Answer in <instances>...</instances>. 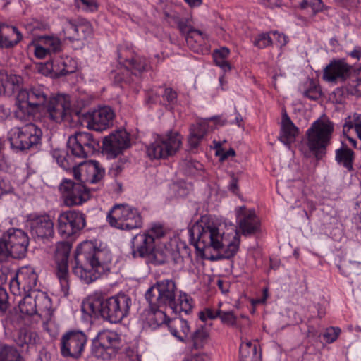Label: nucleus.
Here are the masks:
<instances>
[{"label": "nucleus", "mask_w": 361, "mask_h": 361, "mask_svg": "<svg viewBox=\"0 0 361 361\" xmlns=\"http://www.w3.org/2000/svg\"><path fill=\"white\" fill-rule=\"evenodd\" d=\"M111 259L109 250L97 248L92 242L85 241L77 247L72 272L85 283H91L110 271Z\"/></svg>", "instance_id": "nucleus-1"}, {"label": "nucleus", "mask_w": 361, "mask_h": 361, "mask_svg": "<svg viewBox=\"0 0 361 361\" xmlns=\"http://www.w3.org/2000/svg\"><path fill=\"white\" fill-rule=\"evenodd\" d=\"M99 141L94 138L90 133L77 132L70 136L67 142V149H54L53 157L59 165L64 170H73L76 180H84V173L81 170L82 161L78 162L77 159H85L97 152Z\"/></svg>", "instance_id": "nucleus-2"}, {"label": "nucleus", "mask_w": 361, "mask_h": 361, "mask_svg": "<svg viewBox=\"0 0 361 361\" xmlns=\"http://www.w3.org/2000/svg\"><path fill=\"white\" fill-rule=\"evenodd\" d=\"M165 234L163 226L159 224H154L144 232L136 234L131 240L133 257L145 259L147 262L154 265L164 264L167 255L157 246Z\"/></svg>", "instance_id": "nucleus-3"}, {"label": "nucleus", "mask_w": 361, "mask_h": 361, "mask_svg": "<svg viewBox=\"0 0 361 361\" xmlns=\"http://www.w3.org/2000/svg\"><path fill=\"white\" fill-rule=\"evenodd\" d=\"M334 132V122L325 116L314 121L307 130L306 145L317 159H322L326 155Z\"/></svg>", "instance_id": "nucleus-4"}, {"label": "nucleus", "mask_w": 361, "mask_h": 361, "mask_svg": "<svg viewBox=\"0 0 361 361\" xmlns=\"http://www.w3.org/2000/svg\"><path fill=\"white\" fill-rule=\"evenodd\" d=\"M132 300L123 293L110 297L105 300L94 299L89 304L92 312H99L101 317L111 323H118L129 314Z\"/></svg>", "instance_id": "nucleus-5"}, {"label": "nucleus", "mask_w": 361, "mask_h": 361, "mask_svg": "<svg viewBox=\"0 0 361 361\" xmlns=\"http://www.w3.org/2000/svg\"><path fill=\"white\" fill-rule=\"evenodd\" d=\"M204 217L194 224L189 229L191 241L196 250L203 254L207 248L219 250L224 246V238L214 222L207 221Z\"/></svg>", "instance_id": "nucleus-6"}, {"label": "nucleus", "mask_w": 361, "mask_h": 361, "mask_svg": "<svg viewBox=\"0 0 361 361\" xmlns=\"http://www.w3.org/2000/svg\"><path fill=\"white\" fill-rule=\"evenodd\" d=\"M107 221L117 229L131 231L142 226V217L138 210L128 204H115L109 212Z\"/></svg>", "instance_id": "nucleus-7"}, {"label": "nucleus", "mask_w": 361, "mask_h": 361, "mask_svg": "<svg viewBox=\"0 0 361 361\" xmlns=\"http://www.w3.org/2000/svg\"><path fill=\"white\" fill-rule=\"evenodd\" d=\"M177 291L178 287L174 280L163 279L157 281L147 290L145 298L152 308L170 309L176 299Z\"/></svg>", "instance_id": "nucleus-8"}, {"label": "nucleus", "mask_w": 361, "mask_h": 361, "mask_svg": "<svg viewBox=\"0 0 361 361\" xmlns=\"http://www.w3.org/2000/svg\"><path fill=\"white\" fill-rule=\"evenodd\" d=\"M182 139V136L178 132L169 130L165 135H158L147 147V154L149 158L156 159L173 156L180 149Z\"/></svg>", "instance_id": "nucleus-9"}, {"label": "nucleus", "mask_w": 361, "mask_h": 361, "mask_svg": "<svg viewBox=\"0 0 361 361\" xmlns=\"http://www.w3.org/2000/svg\"><path fill=\"white\" fill-rule=\"evenodd\" d=\"M42 135V130L35 124L30 123L11 129L8 139L13 149L24 151L37 146Z\"/></svg>", "instance_id": "nucleus-10"}, {"label": "nucleus", "mask_w": 361, "mask_h": 361, "mask_svg": "<svg viewBox=\"0 0 361 361\" xmlns=\"http://www.w3.org/2000/svg\"><path fill=\"white\" fill-rule=\"evenodd\" d=\"M121 349V338L114 331L103 330L92 340V353L97 358L110 360Z\"/></svg>", "instance_id": "nucleus-11"}, {"label": "nucleus", "mask_w": 361, "mask_h": 361, "mask_svg": "<svg viewBox=\"0 0 361 361\" xmlns=\"http://www.w3.org/2000/svg\"><path fill=\"white\" fill-rule=\"evenodd\" d=\"M86 226V216L78 210H68L59 214L57 231L63 238H68L82 231Z\"/></svg>", "instance_id": "nucleus-12"}, {"label": "nucleus", "mask_w": 361, "mask_h": 361, "mask_svg": "<svg viewBox=\"0 0 361 361\" xmlns=\"http://www.w3.org/2000/svg\"><path fill=\"white\" fill-rule=\"evenodd\" d=\"M71 250V244L67 241H61L56 244L54 253L55 274L65 293H67L70 287L68 263Z\"/></svg>", "instance_id": "nucleus-13"}, {"label": "nucleus", "mask_w": 361, "mask_h": 361, "mask_svg": "<svg viewBox=\"0 0 361 361\" xmlns=\"http://www.w3.org/2000/svg\"><path fill=\"white\" fill-rule=\"evenodd\" d=\"M64 204L68 207L81 205L90 198V191L85 185L64 179L59 185Z\"/></svg>", "instance_id": "nucleus-14"}, {"label": "nucleus", "mask_w": 361, "mask_h": 361, "mask_svg": "<svg viewBox=\"0 0 361 361\" xmlns=\"http://www.w3.org/2000/svg\"><path fill=\"white\" fill-rule=\"evenodd\" d=\"M37 274L30 266L21 267L10 281V290L15 295H25L36 288Z\"/></svg>", "instance_id": "nucleus-15"}, {"label": "nucleus", "mask_w": 361, "mask_h": 361, "mask_svg": "<svg viewBox=\"0 0 361 361\" xmlns=\"http://www.w3.org/2000/svg\"><path fill=\"white\" fill-rule=\"evenodd\" d=\"M87 341V336L81 331H70L61 339V353L63 357L79 358Z\"/></svg>", "instance_id": "nucleus-16"}, {"label": "nucleus", "mask_w": 361, "mask_h": 361, "mask_svg": "<svg viewBox=\"0 0 361 361\" xmlns=\"http://www.w3.org/2000/svg\"><path fill=\"white\" fill-rule=\"evenodd\" d=\"M49 99L47 90L45 88L41 86L33 87L29 90H19L16 105L19 111L24 114V109L27 106L33 107L44 106L49 101Z\"/></svg>", "instance_id": "nucleus-17"}, {"label": "nucleus", "mask_w": 361, "mask_h": 361, "mask_svg": "<svg viewBox=\"0 0 361 361\" xmlns=\"http://www.w3.org/2000/svg\"><path fill=\"white\" fill-rule=\"evenodd\" d=\"M115 113L109 106H102L84 114L87 127L96 131H103L113 126Z\"/></svg>", "instance_id": "nucleus-18"}, {"label": "nucleus", "mask_w": 361, "mask_h": 361, "mask_svg": "<svg viewBox=\"0 0 361 361\" xmlns=\"http://www.w3.org/2000/svg\"><path fill=\"white\" fill-rule=\"evenodd\" d=\"M118 59L120 63L129 70L132 75L138 76L142 73L149 71L152 67L148 60L142 56L133 54L127 48L118 49Z\"/></svg>", "instance_id": "nucleus-19"}, {"label": "nucleus", "mask_w": 361, "mask_h": 361, "mask_svg": "<svg viewBox=\"0 0 361 361\" xmlns=\"http://www.w3.org/2000/svg\"><path fill=\"white\" fill-rule=\"evenodd\" d=\"M7 243L11 252V257L23 259L26 256L29 245V238L21 229L11 228L6 233Z\"/></svg>", "instance_id": "nucleus-20"}, {"label": "nucleus", "mask_w": 361, "mask_h": 361, "mask_svg": "<svg viewBox=\"0 0 361 361\" xmlns=\"http://www.w3.org/2000/svg\"><path fill=\"white\" fill-rule=\"evenodd\" d=\"M67 24L63 30L66 39L70 41H82L92 37L93 28L91 23L84 18L66 20Z\"/></svg>", "instance_id": "nucleus-21"}, {"label": "nucleus", "mask_w": 361, "mask_h": 361, "mask_svg": "<svg viewBox=\"0 0 361 361\" xmlns=\"http://www.w3.org/2000/svg\"><path fill=\"white\" fill-rule=\"evenodd\" d=\"M130 146V134L118 130L104 138L103 149L109 155L116 157Z\"/></svg>", "instance_id": "nucleus-22"}, {"label": "nucleus", "mask_w": 361, "mask_h": 361, "mask_svg": "<svg viewBox=\"0 0 361 361\" xmlns=\"http://www.w3.org/2000/svg\"><path fill=\"white\" fill-rule=\"evenodd\" d=\"M46 109L47 118L56 123H60L70 114L71 102L65 95L58 94L49 99Z\"/></svg>", "instance_id": "nucleus-23"}, {"label": "nucleus", "mask_w": 361, "mask_h": 361, "mask_svg": "<svg viewBox=\"0 0 361 361\" xmlns=\"http://www.w3.org/2000/svg\"><path fill=\"white\" fill-rule=\"evenodd\" d=\"M351 68L345 59H333L324 68L322 78L329 82H345L351 74Z\"/></svg>", "instance_id": "nucleus-24"}, {"label": "nucleus", "mask_w": 361, "mask_h": 361, "mask_svg": "<svg viewBox=\"0 0 361 361\" xmlns=\"http://www.w3.org/2000/svg\"><path fill=\"white\" fill-rule=\"evenodd\" d=\"M54 224L48 214L38 215L30 219L32 235L43 241L49 240L54 235Z\"/></svg>", "instance_id": "nucleus-25"}, {"label": "nucleus", "mask_w": 361, "mask_h": 361, "mask_svg": "<svg viewBox=\"0 0 361 361\" xmlns=\"http://www.w3.org/2000/svg\"><path fill=\"white\" fill-rule=\"evenodd\" d=\"M23 39L22 34L15 26L6 24L0 25V47L11 48L18 44Z\"/></svg>", "instance_id": "nucleus-26"}, {"label": "nucleus", "mask_w": 361, "mask_h": 361, "mask_svg": "<svg viewBox=\"0 0 361 361\" xmlns=\"http://www.w3.org/2000/svg\"><path fill=\"white\" fill-rule=\"evenodd\" d=\"M81 170L84 173V180L91 183L100 181L105 173V171L99 162L95 160L82 162Z\"/></svg>", "instance_id": "nucleus-27"}, {"label": "nucleus", "mask_w": 361, "mask_h": 361, "mask_svg": "<svg viewBox=\"0 0 361 361\" xmlns=\"http://www.w3.org/2000/svg\"><path fill=\"white\" fill-rule=\"evenodd\" d=\"M355 158V154L354 151L343 142H341V147L335 151V161L348 172L354 171L353 163Z\"/></svg>", "instance_id": "nucleus-28"}, {"label": "nucleus", "mask_w": 361, "mask_h": 361, "mask_svg": "<svg viewBox=\"0 0 361 361\" xmlns=\"http://www.w3.org/2000/svg\"><path fill=\"white\" fill-rule=\"evenodd\" d=\"M298 132V128L295 126L285 112L282 116L279 140L285 145H290L295 141Z\"/></svg>", "instance_id": "nucleus-29"}, {"label": "nucleus", "mask_w": 361, "mask_h": 361, "mask_svg": "<svg viewBox=\"0 0 361 361\" xmlns=\"http://www.w3.org/2000/svg\"><path fill=\"white\" fill-rule=\"evenodd\" d=\"M23 83V78L18 75L8 74L4 70H0V91L11 94L18 90Z\"/></svg>", "instance_id": "nucleus-30"}, {"label": "nucleus", "mask_w": 361, "mask_h": 361, "mask_svg": "<svg viewBox=\"0 0 361 361\" xmlns=\"http://www.w3.org/2000/svg\"><path fill=\"white\" fill-rule=\"evenodd\" d=\"M239 229L245 235L255 234L259 230V221L254 211L245 213L238 221Z\"/></svg>", "instance_id": "nucleus-31"}, {"label": "nucleus", "mask_w": 361, "mask_h": 361, "mask_svg": "<svg viewBox=\"0 0 361 361\" xmlns=\"http://www.w3.org/2000/svg\"><path fill=\"white\" fill-rule=\"evenodd\" d=\"M168 328L171 334L181 341H185L190 333L188 322L181 318L169 319Z\"/></svg>", "instance_id": "nucleus-32"}, {"label": "nucleus", "mask_w": 361, "mask_h": 361, "mask_svg": "<svg viewBox=\"0 0 361 361\" xmlns=\"http://www.w3.org/2000/svg\"><path fill=\"white\" fill-rule=\"evenodd\" d=\"M76 63L70 57L59 58L51 63V71L58 77L64 76L75 72Z\"/></svg>", "instance_id": "nucleus-33"}, {"label": "nucleus", "mask_w": 361, "mask_h": 361, "mask_svg": "<svg viewBox=\"0 0 361 361\" xmlns=\"http://www.w3.org/2000/svg\"><path fill=\"white\" fill-rule=\"evenodd\" d=\"M240 361H261L262 353L257 342L242 343L240 346Z\"/></svg>", "instance_id": "nucleus-34"}, {"label": "nucleus", "mask_w": 361, "mask_h": 361, "mask_svg": "<svg viewBox=\"0 0 361 361\" xmlns=\"http://www.w3.org/2000/svg\"><path fill=\"white\" fill-rule=\"evenodd\" d=\"M187 45L194 52H201L205 44L206 35L199 30L194 29L185 37Z\"/></svg>", "instance_id": "nucleus-35"}, {"label": "nucleus", "mask_w": 361, "mask_h": 361, "mask_svg": "<svg viewBox=\"0 0 361 361\" xmlns=\"http://www.w3.org/2000/svg\"><path fill=\"white\" fill-rule=\"evenodd\" d=\"M38 340L37 334L26 328L20 329L15 336V342L20 347L34 346Z\"/></svg>", "instance_id": "nucleus-36"}, {"label": "nucleus", "mask_w": 361, "mask_h": 361, "mask_svg": "<svg viewBox=\"0 0 361 361\" xmlns=\"http://www.w3.org/2000/svg\"><path fill=\"white\" fill-rule=\"evenodd\" d=\"M193 307L192 298L185 293L180 294L178 298L175 300L170 310L175 313L184 312L188 314Z\"/></svg>", "instance_id": "nucleus-37"}, {"label": "nucleus", "mask_w": 361, "mask_h": 361, "mask_svg": "<svg viewBox=\"0 0 361 361\" xmlns=\"http://www.w3.org/2000/svg\"><path fill=\"white\" fill-rule=\"evenodd\" d=\"M354 129L357 137L361 140V115L354 114L348 116L345 119L343 126V134L347 135L350 130Z\"/></svg>", "instance_id": "nucleus-38"}, {"label": "nucleus", "mask_w": 361, "mask_h": 361, "mask_svg": "<svg viewBox=\"0 0 361 361\" xmlns=\"http://www.w3.org/2000/svg\"><path fill=\"white\" fill-rule=\"evenodd\" d=\"M0 361H24L18 350L12 345H0Z\"/></svg>", "instance_id": "nucleus-39"}, {"label": "nucleus", "mask_w": 361, "mask_h": 361, "mask_svg": "<svg viewBox=\"0 0 361 361\" xmlns=\"http://www.w3.org/2000/svg\"><path fill=\"white\" fill-rule=\"evenodd\" d=\"M33 298L37 307V314H42L51 308V300L44 293L38 292Z\"/></svg>", "instance_id": "nucleus-40"}, {"label": "nucleus", "mask_w": 361, "mask_h": 361, "mask_svg": "<svg viewBox=\"0 0 361 361\" xmlns=\"http://www.w3.org/2000/svg\"><path fill=\"white\" fill-rule=\"evenodd\" d=\"M240 244V236L238 233H236L233 237V239L231 242L228 243L226 245V242L224 241V246L222 250V253L221 255L222 258L230 259L232 258L238 252Z\"/></svg>", "instance_id": "nucleus-41"}, {"label": "nucleus", "mask_w": 361, "mask_h": 361, "mask_svg": "<svg viewBox=\"0 0 361 361\" xmlns=\"http://www.w3.org/2000/svg\"><path fill=\"white\" fill-rule=\"evenodd\" d=\"M20 312L25 315L32 316L37 314V307L33 296L28 295L24 297L18 305Z\"/></svg>", "instance_id": "nucleus-42"}, {"label": "nucleus", "mask_w": 361, "mask_h": 361, "mask_svg": "<svg viewBox=\"0 0 361 361\" xmlns=\"http://www.w3.org/2000/svg\"><path fill=\"white\" fill-rule=\"evenodd\" d=\"M111 75L114 79V82L117 85L130 84L133 81L132 75L126 67L116 71H112Z\"/></svg>", "instance_id": "nucleus-43"}, {"label": "nucleus", "mask_w": 361, "mask_h": 361, "mask_svg": "<svg viewBox=\"0 0 361 361\" xmlns=\"http://www.w3.org/2000/svg\"><path fill=\"white\" fill-rule=\"evenodd\" d=\"M360 267V263L359 262L347 260L345 259L341 260V263L338 264V268L341 273L345 276L356 272Z\"/></svg>", "instance_id": "nucleus-44"}, {"label": "nucleus", "mask_w": 361, "mask_h": 361, "mask_svg": "<svg viewBox=\"0 0 361 361\" xmlns=\"http://www.w3.org/2000/svg\"><path fill=\"white\" fill-rule=\"evenodd\" d=\"M207 337L208 334L203 326L197 329L190 336L193 348L195 349L202 348L203 343Z\"/></svg>", "instance_id": "nucleus-45"}, {"label": "nucleus", "mask_w": 361, "mask_h": 361, "mask_svg": "<svg viewBox=\"0 0 361 361\" xmlns=\"http://www.w3.org/2000/svg\"><path fill=\"white\" fill-rule=\"evenodd\" d=\"M183 167L185 173L188 175H195L197 171L203 169L201 163L192 159H185L183 161Z\"/></svg>", "instance_id": "nucleus-46"}, {"label": "nucleus", "mask_w": 361, "mask_h": 361, "mask_svg": "<svg viewBox=\"0 0 361 361\" xmlns=\"http://www.w3.org/2000/svg\"><path fill=\"white\" fill-rule=\"evenodd\" d=\"M175 26L179 30L180 34L185 37L195 28L192 27L191 20L188 18H178Z\"/></svg>", "instance_id": "nucleus-47"}, {"label": "nucleus", "mask_w": 361, "mask_h": 361, "mask_svg": "<svg viewBox=\"0 0 361 361\" xmlns=\"http://www.w3.org/2000/svg\"><path fill=\"white\" fill-rule=\"evenodd\" d=\"M304 96L311 100H317L322 95L321 90L313 80H310L308 88L304 91Z\"/></svg>", "instance_id": "nucleus-48"}, {"label": "nucleus", "mask_w": 361, "mask_h": 361, "mask_svg": "<svg viewBox=\"0 0 361 361\" xmlns=\"http://www.w3.org/2000/svg\"><path fill=\"white\" fill-rule=\"evenodd\" d=\"M151 308L153 312V317L150 319L154 321V324L159 326L164 323H168L169 319H167L166 314L164 312V307Z\"/></svg>", "instance_id": "nucleus-49"}, {"label": "nucleus", "mask_w": 361, "mask_h": 361, "mask_svg": "<svg viewBox=\"0 0 361 361\" xmlns=\"http://www.w3.org/2000/svg\"><path fill=\"white\" fill-rule=\"evenodd\" d=\"M270 34L271 33L264 32L258 35L253 42L254 45L259 49H264L271 45L273 44V41Z\"/></svg>", "instance_id": "nucleus-50"}, {"label": "nucleus", "mask_w": 361, "mask_h": 361, "mask_svg": "<svg viewBox=\"0 0 361 361\" xmlns=\"http://www.w3.org/2000/svg\"><path fill=\"white\" fill-rule=\"evenodd\" d=\"M219 318L221 322L227 326H235L237 322V317L233 311H224L220 309Z\"/></svg>", "instance_id": "nucleus-51"}, {"label": "nucleus", "mask_w": 361, "mask_h": 361, "mask_svg": "<svg viewBox=\"0 0 361 361\" xmlns=\"http://www.w3.org/2000/svg\"><path fill=\"white\" fill-rule=\"evenodd\" d=\"M177 92L171 87H165L162 98L165 105H174L177 102Z\"/></svg>", "instance_id": "nucleus-52"}, {"label": "nucleus", "mask_w": 361, "mask_h": 361, "mask_svg": "<svg viewBox=\"0 0 361 361\" xmlns=\"http://www.w3.org/2000/svg\"><path fill=\"white\" fill-rule=\"evenodd\" d=\"M6 241V236L4 233L0 238V262H4L11 257V252Z\"/></svg>", "instance_id": "nucleus-53"}, {"label": "nucleus", "mask_w": 361, "mask_h": 361, "mask_svg": "<svg viewBox=\"0 0 361 361\" xmlns=\"http://www.w3.org/2000/svg\"><path fill=\"white\" fill-rule=\"evenodd\" d=\"M207 131V125L205 123H197L190 126V133L197 136L202 139L204 137Z\"/></svg>", "instance_id": "nucleus-54"}, {"label": "nucleus", "mask_w": 361, "mask_h": 361, "mask_svg": "<svg viewBox=\"0 0 361 361\" xmlns=\"http://www.w3.org/2000/svg\"><path fill=\"white\" fill-rule=\"evenodd\" d=\"M341 333V329L338 327H330L326 329L323 334L324 340L327 343L335 341Z\"/></svg>", "instance_id": "nucleus-55"}, {"label": "nucleus", "mask_w": 361, "mask_h": 361, "mask_svg": "<svg viewBox=\"0 0 361 361\" xmlns=\"http://www.w3.org/2000/svg\"><path fill=\"white\" fill-rule=\"evenodd\" d=\"M219 312L220 309H218L216 311H214L212 309L207 308L205 309L204 311L199 313V319L202 322H206L207 319H214L219 317Z\"/></svg>", "instance_id": "nucleus-56"}, {"label": "nucleus", "mask_w": 361, "mask_h": 361, "mask_svg": "<svg viewBox=\"0 0 361 361\" xmlns=\"http://www.w3.org/2000/svg\"><path fill=\"white\" fill-rule=\"evenodd\" d=\"M44 43L47 46L50 53L58 52L61 49V42L57 38L47 37L45 38Z\"/></svg>", "instance_id": "nucleus-57"}, {"label": "nucleus", "mask_w": 361, "mask_h": 361, "mask_svg": "<svg viewBox=\"0 0 361 361\" xmlns=\"http://www.w3.org/2000/svg\"><path fill=\"white\" fill-rule=\"evenodd\" d=\"M213 58L215 64L222 68L224 71H228L231 69V64L226 58H222L218 54L213 56Z\"/></svg>", "instance_id": "nucleus-58"}, {"label": "nucleus", "mask_w": 361, "mask_h": 361, "mask_svg": "<svg viewBox=\"0 0 361 361\" xmlns=\"http://www.w3.org/2000/svg\"><path fill=\"white\" fill-rule=\"evenodd\" d=\"M78 5L82 6L84 9L94 11L97 8V4L95 0H77Z\"/></svg>", "instance_id": "nucleus-59"}, {"label": "nucleus", "mask_w": 361, "mask_h": 361, "mask_svg": "<svg viewBox=\"0 0 361 361\" xmlns=\"http://www.w3.org/2000/svg\"><path fill=\"white\" fill-rule=\"evenodd\" d=\"M354 87L358 94H361V63L355 69Z\"/></svg>", "instance_id": "nucleus-60"}, {"label": "nucleus", "mask_w": 361, "mask_h": 361, "mask_svg": "<svg viewBox=\"0 0 361 361\" xmlns=\"http://www.w3.org/2000/svg\"><path fill=\"white\" fill-rule=\"evenodd\" d=\"M8 295L6 290L0 286V311L4 312L8 308Z\"/></svg>", "instance_id": "nucleus-61"}, {"label": "nucleus", "mask_w": 361, "mask_h": 361, "mask_svg": "<svg viewBox=\"0 0 361 361\" xmlns=\"http://www.w3.org/2000/svg\"><path fill=\"white\" fill-rule=\"evenodd\" d=\"M164 20L172 27L175 26L176 23L180 17V16L176 12L169 13L168 11H164Z\"/></svg>", "instance_id": "nucleus-62"}, {"label": "nucleus", "mask_w": 361, "mask_h": 361, "mask_svg": "<svg viewBox=\"0 0 361 361\" xmlns=\"http://www.w3.org/2000/svg\"><path fill=\"white\" fill-rule=\"evenodd\" d=\"M164 20L172 27L175 26L176 23L180 17V16L176 12L169 13L168 11H164Z\"/></svg>", "instance_id": "nucleus-63"}, {"label": "nucleus", "mask_w": 361, "mask_h": 361, "mask_svg": "<svg viewBox=\"0 0 361 361\" xmlns=\"http://www.w3.org/2000/svg\"><path fill=\"white\" fill-rule=\"evenodd\" d=\"M183 361H210V357L206 353H198L185 358Z\"/></svg>", "instance_id": "nucleus-64"}]
</instances>
